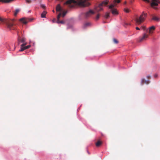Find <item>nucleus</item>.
I'll return each mask as SVG.
<instances>
[{"label": "nucleus", "instance_id": "2f4dec72", "mask_svg": "<svg viewBox=\"0 0 160 160\" xmlns=\"http://www.w3.org/2000/svg\"><path fill=\"white\" fill-rule=\"evenodd\" d=\"M143 1L145 2H146L148 3L150 2V1L149 0H143Z\"/></svg>", "mask_w": 160, "mask_h": 160}, {"label": "nucleus", "instance_id": "0eeeda50", "mask_svg": "<svg viewBox=\"0 0 160 160\" xmlns=\"http://www.w3.org/2000/svg\"><path fill=\"white\" fill-rule=\"evenodd\" d=\"M152 2L151 3V6L154 8H155L154 6H158V3H160V1H159L158 0H152Z\"/></svg>", "mask_w": 160, "mask_h": 160}, {"label": "nucleus", "instance_id": "bb28decb", "mask_svg": "<svg viewBox=\"0 0 160 160\" xmlns=\"http://www.w3.org/2000/svg\"><path fill=\"white\" fill-rule=\"evenodd\" d=\"M100 17V14H98L97 15V16L96 17V20H98V19Z\"/></svg>", "mask_w": 160, "mask_h": 160}, {"label": "nucleus", "instance_id": "7c9ffc66", "mask_svg": "<svg viewBox=\"0 0 160 160\" xmlns=\"http://www.w3.org/2000/svg\"><path fill=\"white\" fill-rule=\"evenodd\" d=\"M25 1L28 3H30L31 2V0H25Z\"/></svg>", "mask_w": 160, "mask_h": 160}, {"label": "nucleus", "instance_id": "f8f14e48", "mask_svg": "<svg viewBox=\"0 0 160 160\" xmlns=\"http://www.w3.org/2000/svg\"><path fill=\"white\" fill-rule=\"evenodd\" d=\"M150 81L149 80H146L144 79H142L141 80V84H143L144 83L148 84L149 83Z\"/></svg>", "mask_w": 160, "mask_h": 160}, {"label": "nucleus", "instance_id": "7ed1b4c3", "mask_svg": "<svg viewBox=\"0 0 160 160\" xmlns=\"http://www.w3.org/2000/svg\"><path fill=\"white\" fill-rule=\"evenodd\" d=\"M108 4V1H104L101 3H99L98 6L96 7L94 10L96 12H99L100 11L103 10V7L105 6Z\"/></svg>", "mask_w": 160, "mask_h": 160}, {"label": "nucleus", "instance_id": "412c9836", "mask_svg": "<svg viewBox=\"0 0 160 160\" xmlns=\"http://www.w3.org/2000/svg\"><path fill=\"white\" fill-rule=\"evenodd\" d=\"M19 10L18 9H17L15 11L14 13V15L16 16L17 15V13L19 12Z\"/></svg>", "mask_w": 160, "mask_h": 160}, {"label": "nucleus", "instance_id": "a19ab883", "mask_svg": "<svg viewBox=\"0 0 160 160\" xmlns=\"http://www.w3.org/2000/svg\"><path fill=\"white\" fill-rule=\"evenodd\" d=\"M52 11H53V12H54V10H53Z\"/></svg>", "mask_w": 160, "mask_h": 160}, {"label": "nucleus", "instance_id": "6ab92c4d", "mask_svg": "<svg viewBox=\"0 0 160 160\" xmlns=\"http://www.w3.org/2000/svg\"><path fill=\"white\" fill-rule=\"evenodd\" d=\"M90 25V23H89V22H86V23H85L84 26H83V27H84V28H86L88 26H89Z\"/></svg>", "mask_w": 160, "mask_h": 160}, {"label": "nucleus", "instance_id": "473e14b6", "mask_svg": "<svg viewBox=\"0 0 160 160\" xmlns=\"http://www.w3.org/2000/svg\"><path fill=\"white\" fill-rule=\"evenodd\" d=\"M142 29H143V30H145L146 29V27H144V26H143V27H142Z\"/></svg>", "mask_w": 160, "mask_h": 160}, {"label": "nucleus", "instance_id": "f03ea898", "mask_svg": "<svg viewBox=\"0 0 160 160\" xmlns=\"http://www.w3.org/2000/svg\"><path fill=\"white\" fill-rule=\"evenodd\" d=\"M147 16V14L145 13L144 12H142L139 18H137L135 19L136 25H137L141 24V23L145 20Z\"/></svg>", "mask_w": 160, "mask_h": 160}, {"label": "nucleus", "instance_id": "4be33fe9", "mask_svg": "<svg viewBox=\"0 0 160 160\" xmlns=\"http://www.w3.org/2000/svg\"><path fill=\"white\" fill-rule=\"evenodd\" d=\"M113 41L114 43L115 44H118V40L115 38H113Z\"/></svg>", "mask_w": 160, "mask_h": 160}, {"label": "nucleus", "instance_id": "c756f323", "mask_svg": "<svg viewBox=\"0 0 160 160\" xmlns=\"http://www.w3.org/2000/svg\"><path fill=\"white\" fill-rule=\"evenodd\" d=\"M26 44H27V43H23L21 45V47H22V46L24 47Z\"/></svg>", "mask_w": 160, "mask_h": 160}, {"label": "nucleus", "instance_id": "2eb2a0df", "mask_svg": "<svg viewBox=\"0 0 160 160\" xmlns=\"http://www.w3.org/2000/svg\"><path fill=\"white\" fill-rule=\"evenodd\" d=\"M18 40L19 42H24L25 40L26 39L25 38H18Z\"/></svg>", "mask_w": 160, "mask_h": 160}, {"label": "nucleus", "instance_id": "ddd939ff", "mask_svg": "<svg viewBox=\"0 0 160 160\" xmlns=\"http://www.w3.org/2000/svg\"><path fill=\"white\" fill-rule=\"evenodd\" d=\"M56 11L57 12H61V8L59 4H58L56 6Z\"/></svg>", "mask_w": 160, "mask_h": 160}, {"label": "nucleus", "instance_id": "a211bd4d", "mask_svg": "<svg viewBox=\"0 0 160 160\" xmlns=\"http://www.w3.org/2000/svg\"><path fill=\"white\" fill-rule=\"evenodd\" d=\"M152 19L156 21H158L159 20V18L156 16H153Z\"/></svg>", "mask_w": 160, "mask_h": 160}, {"label": "nucleus", "instance_id": "c9c22d12", "mask_svg": "<svg viewBox=\"0 0 160 160\" xmlns=\"http://www.w3.org/2000/svg\"><path fill=\"white\" fill-rule=\"evenodd\" d=\"M151 77L150 76H147V78H150Z\"/></svg>", "mask_w": 160, "mask_h": 160}, {"label": "nucleus", "instance_id": "4468645a", "mask_svg": "<svg viewBox=\"0 0 160 160\" xmlns=\"http://www.w3.org/2000/svg\"><path fill=\"white\" fill-rule=\"evenodd\" d=\"M13 0H0V2L3 3H8Z\"/></svg>", "mask_w": 160, "mask_h": 160}, {"label": "nucleus", "instance_id": "20e7f679", "mask_svg": "<svg viewBox=\"0 0 160 160\" xmlns=\"http://www.w3.org/2000/svg\"><path fill=\"white\" fill-rule=\"evenodd\" d=\"M14 19L7 20L5 21V23L6 24L7 28L10 29L14 30L15 28L14 27Z\"/></svg>", "mask_w": 160, "mask_h": 160}, {"label": "nucleus", "instance_id": "ea45409f", "mask_svg": "<svg viewBox=\"0 0 160 160\" xmlns=\"http://www.w3.org/2000/svg\"><path fill=\"white\" fill-rule=\"evenodd\" d=\"M126 3H127L126 2H124V4H126Z\"/></svg>", "mask_w": 160, "mask_h": 160}, {"label": "nucleus", "instance_id": "1a4fd4ad", "mask_svg": "<svg viewBox=\"0 0 160 160\" xmlns=\"http://www.w3.org/2000/svg\"><path fill=\"white\" fill-rule=\"evenodd\" d=\"M148 37V35L145 33L143 34V36L142 37H140L139 38L138 41L139 42H141L143 40H145Z\"/></svg>", "mask_w": 160, "mask_h": 160}, {"label": "nucleus", "instance_id": "58836bf2", "mask_svg": "<svg viewBox=\"0 0 160 160\" xmlns=\"http://www.w3.org/2000/svg\"><path fill=\"white\" fill-rule=\"evenodd\" d=\"M55 20V19H54L52 21L53 22H54V21Z\"/></svg>", "mask_w": 160, "mask_h": 160}, {"label": "nucleus", "instance_id": "4c0bfd02", "mask_svg": "<svg viewBox=\"0 0 160 160\" xmlns=\"http://www.w3.org/2000/svg\"><path fill=\"white\" fill-rule=\"evenodd\" d=\"M2 19L1 18H0V21H2Z\"/></svg>", "mask_w": 160, "mask_h": 160}, {"label": "nucleus", "instance_id": "cd10ccee", "mask_svg": "<svg viewBox=\"0 0 160 160\" xmlns=\"http://www.w3.org/2000/svg\"><path fill=\"white\" fill-rule=\"evenodd\" d=\"M24 47L25 49H26L29 48L31 47V45H28L26 46H24Z\"/></svg>", "mask_w": 160, "mask_h": 160}, {"label": "nucleus", "instance_id": "9b49d317", "mask_svg": "<svg viewBox=\"0 0 160 160\" xmlns=\"http://www.w3.org/2000/svg\"><path fill=\"white\" fill-rule=\"evenodd\" d=\"M155 28L154 26H152L149 28V33L150 34L152 33H153V31H154L155 30Z\"/></svg>", "mask_w": 160, "mask_h": 160}, {"label": "nucleus", "instance_id": "a878e982", "mask_svg": "<svg viewBox=\"0 0 160 160\" xmlns=\"http://www.w3.org/2000/svg\"><path fill=\"white\" fill-rule=\"evenodd\" d=\"M66 13H67L66 12H63L62 14H61V15L63 17H64L65 16V15L66 14Z\"/></svg>", "mask_w": 160, "mask_h": 160}, {"label": "nucleus", "instance_id": "5701e85b", "mask_svg": "<svg viewBox=\"0 0 160 160\" xmlns=\"http://www.w3.org/2000/svg\"><path fill=\"white\" fill-rule=\"evenodd\" d=\"M124 11L127 13H128L130 11V10L126 8H124Z\"/></svg>", "mask_w": 160, "mask_h": 160}, {"label": "nucleus", "instance_id": "e433bc0d", "mask_svg": "<svg viewBox=\"0 0 160 160\" xmlns=\"http://www.w3.org/2000/svg\"><path fill=\"white\" fill-rule=\"evenodd\" d=\"M157 77V74H155V75H154V77L155 78H156Z\"/></svg>", "mask_w": 160, "mask_h": 160}, {"label": "nucleus", "instance_id": "b1692460", "mask_svg": "<svg viewBox=\"0 0 160 160\" xmlns=\"http://www.w3.org/2000/svg\"><path fill=\"white\" fill-rule=\"evenodd\" d=\"M25 50V49L24 47H23V46L21 47V49L19 50V51L22 52V51H23Z\"/></svg>", "mask_w": 160, "mask_h": 160}, {"label": "nucleus", "instance_id": "39448f33", "mask_svg": "<svg viewBox=\"0 0 160 160\" xmlns=\"http://www.w3.org/2000/svg\"><path fill=\"white\" fill-rule=\"evenodd\" d=\"M77 2L75 0H68L65 3V4L69 5V6L70 7H72L73 6H72L71 4L72 3L75 4Z\"/></svg>", "mask_w": 160, "mask_h": 160}, {"label": "nucleus", "instance_id": "f3484780", "mask_svg": "<svg viewBox=\"0 0 160 160\" xmlns=\"http://www.w3.org/2000/svg\"><path fill=\"white\" fill-rule=\"evenodd\" d=\"M47 12L46 11H43L42 13L41 14V17L42 18H44L45 17V15Z\"/></svg>", "mask_w": 160, "mask_h": 160}, {"label": "nucleus", "instance_id": "aec40b11", "mask_svg": "<svg viewBox=\"0 0 160 160\" xmlns=\"http://www.w3.org/2000/svg\"><path fill=\"white\" fill-rule=\"evenodd\" d=\"M109 17V13L108 12H106L105 15V18H108Z\"/></svg>", "mask_w": 160, "mask_h": 160}, {"label": "nucleus", "instance_id": "f257e3e1", "mask_svg": "<svg viewBox=\"0 0 160 160\" xmlns=\"http://www.w3.org/2000/svg\"><path fill=\"white\" fill-rule=\"evenodd\" d=\"M120 2V0H114L113 3L110 5H109L108 7L110 11L113 15H117L118 12L116 9L114 8V7L117 5V3H119Z\"/></svg>", "mask_w": 160, "mask_h": 160}, {"label": "nucleus", "instance_id": "c85d7f7f", "mask_svg": "<svg viewBox=\"0 0 160 160\" xmlns=\"http://www.w3.org/2000/svg\"><path fill=\"white\" fill-rule=\"evenodd\" d=\"M41 7H42V8H46V7L45 6V5H44V4H41Z\"/></svg>", "mask_w": 160, "mask_h": 160}, {"label": "nucleus", "instance_id": "f704fd0d", "mask_svg": "<svg viewBox=\"0 0 160 160\" xmlns=\"http://www.w3.org/2000/svg\"><path fill=\"white\" fill-rule=\"evenodd\" d=\"M90 5V4L88 3H87V5H85L84 6H89V5Z\"/></svg>", "mask_w": 160, "mask_h": 160}, {"label": "nucleus", "instance_id": "423d86ee", "mask_svg": "<svg viewBox=\"0 0 160 160\" xmlns=\"http://www.w3.org/2000/svg\"><path fill=\"white\" fill-rule=\"evenodd\" d=\"M20 20L22 22L23 24H26L29 21H31L32 20V19L29 18H21Z\"/></svg>", "mask_w": 160, "mask_h": 160}, {"label": "nucleus", "instance_id": "72a5a7b5", "mask_svg": "<svg viewBox=\"0 0 160 160\" xmlns=\"http://www.w3.org/2000/svg\"><path fill=\"white\" fill-rule=\"evenodd\" d=\"M136 30H140V28L138 27H136Z\"/></svg>", "mask_w": 160, "mask_h": 160}, {"label": "nucleus", "instance_id": "dca6fc26", "mask_svg": "<svg viewBox=\"0 0 160 160\" xmlns=\"http://www.w3.org/2000/svg\"><path fill=\"white\" fill-rule=\"evenodd\" d=\"M102 142L100 141H98L96 143V145L97 147L100 146L102 144Z\"/></svg>", "mask_w": 160, "mask_h": 160}, {"label": "nucleus", "instance_id": "393cba45", "mask_svg": "<svg viewBox=\"0 0 160 160\" xmlns=\"http://www.w3.org/2000/svg\"><path fill=\"white\" fill-rule=\"evenodd\" d=\"M15 46H14V48L13 49H12L11 48V46H9V50L10 51H14L15 49Z\"/></svg>", "mask_w": 160, "mask_h": 160}, {"label": "nucleus", "instance_id": "6e6552de", "mask_svg": "<svg viewBox=\"0 0 160 160\" xmlns=\"http://www.w3.org/2000/svg\"><path fill=\"white\" fill-rule=\"evenodd\" d=\"M94 13V12L92 10H90L88 12H87L85 15V16L86 18H88L91 16Z\"/></svg>", "mask_w": 160, "mask_h": 160}, {"label": "nucleus", "instance_id": "9d476101", "mask_svg": "<svg viewBox=\"0 0 160 160\" xmlns=\"http://www.w3.org/2000/svg\"><path fill=\"white\" fill-rule=\"evenodd\" d=\"M61 16V13H60L57 16V23H62V24H63V23H64V22L63 21H59V19Z\"/></svg>", "mask_w": 160, "mask_h": 160}]
</instances>
